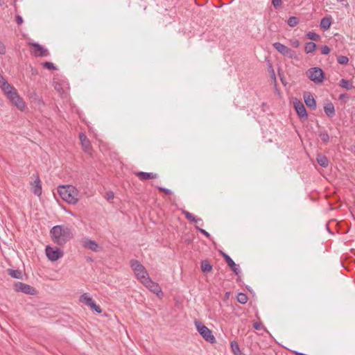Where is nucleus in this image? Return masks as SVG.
Masks as SVG:
<instances>
[{
	"label": "nucleus",
	"instance_id": "obj_45",
	"mask_svg": "<svg viewBox=\"0 0 355 355\" xmlns=\"http://www.w3.org/2000/svg\"><path fill=\"white\" fill-rule=\"evenodd\" d=\"M291 44L295 48H298L300 46V42L297 40H293L291 41Z\"/></svg>",
	"mask_w": 355,
	"mask_h": 355
},
{
	"label": "nucleus",
	"instance_id": "obj_13",
	"mask_svg": "<svg viewBox=\"0 0 355 355\" xmlns=\"http://www.w3.org/2000/svg\"><path fill=\"white\" fill-rule=\"evenodd\" d=\"M221 254L224 259L225 260L227 265L230 267L232 271L236 275H239L241 273V269L239 265L236 264V263L233 261V259L225 252H221Z\"/></svg>",
	"mask_w": 355,
	"mask_h": 355
},
{
	"label": "nucleus",
	"instance_id": "obj_42",
	"mask_svg": "<svg viewBox=\"0 0 355 355\" xmlns=\"http://www.w3.org/2000/svg\"><path fill=\"white\" fill-rule=\"evenodd\" d=\"M253 327L256 330H260L261 329L264 328L260 322H254Z\"/></svg>",
	"mask_w": 355,
	"mask_h": 355
},
{
	"label": "nucleus",
	"instance_id": "obj_10",
	"mask_svg": "<svg viewBox=\"0 0 355 355\" xmlns=\"http://www.w3.org/2000/svg\"><path fill=\"white\" fill-rule=\"evenodd\" d=\"M15 290L17 292H21L25 294L31 295H34L37 293V291L35 288L31 286L28 284L20 282L15 283Z\"/></svg>",
	"mask_w": 355,
	"mask_h": 355
},
{
	"label": "nucleus",
	"instance_id": "obj_3",
	"mask_svg": "<svg viewBox=\"0 0 355 355\" xmlns=\"http://www.w3.org/2000/svg\"><path fill=\"white\" fill-rule=\"evenodd\" d=\"M130 267L132 269L137 279L140 282L149 277L148 272L145 267L137 260L132 259L130 261Z\"/></svg>",
	"mask_w": 355,
	"mask_h": 355
},
{
	"label": "nucleus",
	"instance_id": "obj_34",
	"mask_svg": "<svg viewBox=\"0 0 355 355\" xmlns=\"http://www.w3.org/2000/svg\"><path fill=\"white\" fill-rule=\"evenodd\" d=\"M337 61L339 64H346L348 63L349 62V59L347 56L345 55H339L338 58H337Z\"/></svg>",
	"mask_w": 355,
	"mask_h": 355
},
{
	"label": "nucleus",
	"instance_id": "obj_36",
	"mask_svg": "<svg viewBox=\"0 0 355 355\" xmlns=\"http://www.w3.org/2000/svg\"><path fill=\"white\" fill-rule=\"evenodd\" d=\"M92 309L94 310L98 313H101L102 312L101 309L99 306H98L94 301H93L90 305L89 306Z\"/></svg>",
	"mask_w": 355,
	"mask_h": 355
},
{
	"label": "nucleus",
	"instance_id": "obj_46",
	"mask_svg": "<svg viewBox=\"0 0 355 355\" xmlns=\"http://www.w3.org/2000/svg\"><path fill=\"white\" fill-rule=\"evenodd\" d=\"M16 21H17V23L19 25L23 23V21H24V20H23L22 17H21V16H20V15H17V16H16Z\"/></svg>",
	"mask_w": 355,
	"mask_h": 355
},
{
	"label": "nucleus",
	"instance_id": "obj_35",
	"mask_svg": "<svg viewBox=\"0 0 355 355\" xmlns=\"http://www.w3.org/2000/svg\"><path fill=\"white\" fill-rule=\"evenodd\" d=\"M42 65L49 69V70H56L57 68L55 67V65L53 64V63L52 62H44L42 63Z\"/></svg>",
	"mask_w": 355,
	"mask_h": 355
},
{
	"label": "nucleus",
	"instance_id": "obj_37",
	"mask_svg": "<svg viewBox=\"0 0 355 355\" xmlns=\"http://www.w3.org/2000/svg\"><path fill=\"white\" fill-rule=\"evenodd\" d=\"M349 98V97L347 94H341L338 97V100L343 101L344 103H347Z\"/></svg>",
	"mask_w": 355,
	"mask_h": 355
},
{
	"label": "nucleus",
	"instance_id": "obj_51",
	"mask_svg": "<svg viewBox=\"0 0 355 355\" xmlns=\"http://www.w3.org/2000/svg\"><path fill=\"white\" fill-rule=\"evenodd\" d=\"M225 297H228V293H226Z\"/></svg>",
	"mask_w": 355,
	"mask_h": 355
},
{
	"label": "nucleus",
	"instance_id": "obj_25",
	"mask_svg": "<svg viewBox=\"0 0 355 355\" xmlns=\"http://www.w3.org/2000/svg\"><path fill=\"white\" fill-rule=\"evenodd\" d=\"M316 49V44L313 42L306 43L304 46V51L306 53H313Z\"/></svg>",
	"mask_w": 355,
	"mask_h": 355
},
{
	"label": "nucleus",
	"instance_id": "obj_31",
	"mask_svg": "<svg viewBox=\"0 0 355 355\" xmlns=\"http://www.w3.org/2000/svg\"><path fill=\"white\" fill-rule=\"evenodd\" d=\"M237 300L239 303L245 304L248 302V297L246 294L239 293L237 295Z\"/></svg>",
	"mask_w": 355,
	"mask_h": 355
},
{
	"label": "nucleus",
	"instance_id": "obj_47",
	"mask_svg": "<svg viewBox=\"0 0 355 355\" xmlns=\"http://www.w3.org/2000/svg\"><path fill=\"white\" fill-rule=\"evenodd\" d=\"M338 2H340L342 5L345 6H348V3H347V0H336Z\"/></svg>",
	"mask_w": 355,
	"mask_h": 355
},
{
	"label": "nucleus",
	"instance_id": "obj_15",
	"mask_svg": "<svg viewBox=\"0 0 355 355\" xmlns=\"http://www.w3.org/2000/svg\"><path fill=\"white\" fill-rule=\"evenodd\" d=\"M304 103L307 107H309L311 110H315L316 108V102L313 95L310 93H305L304 94Z\"/></svg>",
	"mask_w": 355,
	"mask_h": 355
},
{
	"label": "nucleus",
	"instance_id": "obj_33",
	"mask_svg": "<svg viewBox=\"0 0 355 355\" xmlns=\"http://www.w3.org/2000/svg\"><path fill=\"white\" fill-rule=\"evenodd\" d=\"M319 137L321 139V140L324 143H327L329 141V136L328 133L325 131L320 132L319 133Z\"/></svg>",
	"mask_w": 355,
	"mask_h": 355
},
{
	"label": "nucleus",
	"instance_id": "obj_27",
	"mask_svg": "<svg viewBox=\"0 0 355 355\" xmlns=\"http://www.w3.org/2000/svg\"><path fill=\"white\" fill-rule=\"evenodd\" d=\"M182 214L185 216L187 219H188L190 221H192L194 223H198V221H202V220L200 218H196L192 214H191L190 212H189L186 210H183Z\"/></svg>",
	"mask_w": 355,
	"mask_h": 355
},
{
	"label": "nucleus",
	"instance_id": "obj_44",
	"mask_svg": "<svg viewBox=\"0 0 355 355\" xmlns=\"http://www.w3.org/2000/svg\"><path fill=\"white\" fill-rule=\"evenodd\" d=\"M6 53V46L5 45L0 41V55H4Z\"/></svg>",
	"mask_w": 355,
	"mask_h": 355
},
{
	"label": "nucleus",
	"instance_id": "obj_4",
	"mask_svg": "<svg viewBox=\"0 0 355 355\" xmlns=\"http://www.w3.org/2000/svg\"><path fill=\"white\" fill-rule=\"evenodd\" d=\"M194 323L197 331L207 342L211 344L216 343V338L212 334L211 331L208 327L200 321H195Z\"/></svg>",
	"mask_w": 355,
	"mask_h": 355
},
{
	"label": "nucleus",
	"instance_id": "obj_12",
	"mask_svg": "<svg viewBox=\"0 0 355 355\" xmlns=\"http://www.w3.org/2000/svg\"><path fill=\"white\" fill-rule=\"evenodd\" d=\"M29 45L34 48V49L32 51V53L35 57H46L49 55L48 49H45L40 44L37 42H31L29 43Z\"/></svg>",
	"mask_w": 355,
	"mask_h": 355
},
{
	"label": "nucleus",
	"instance_id": "obj_21",
	"mask_svg": "<svg viewBox=\"0 0 355 355\" xmlns=\"http://www.w3.org/2000/svg\"><path fill=\"white\" fill-rule=\"evenodd\" d=\"M35 185L33 187V192L35 195L40 196L42 194V187L39 177L34 182Z\"/></svg>",
	"mask_w": 355,
	"mask_h": 355
},
{
	"label": "nucleus",
	"instance_id": "obj_19",
	"mask_svg": "<svg viewBox=\"0 0 355 355\" xmlns=\"http://www.w3.org/2000/svg\"><path fill=\"white\" fill-rule=\"evenodd\" d=\"M83 245L85 248L89 249L94 252H96L98 248V243L96 241L90 239H87L86 241H85Z\"/></svg>",
	"mask_w": 355,
	"mask_h": 355
},
{
	"label": "nucleus",
	"instance_id": "obj_14",
	"mask_svg": "<svg viewBox=\"0 0 355 355\" xmlns=\"http://www.w3.org/2000/svg\"><path fill=\"white\" fill-rule=\"evenodd\" d=\"M79 137L81 141V145L83 150L86 153L90 154L92 151V146L89 140L87 138L86 135L83 132H80L79 134Z\"/></svg>",
	"mask_w": 355,
	"mask_h": 355
},
{
	"label": "nucleus",
	"instance_id": "obj_39",
	"mask_svg": "<svg viewBox=\"0 0 355 355\" xmlns=\"http://www.w3.org/2000/svg\"><path fill=\"white\" fill-rule=\"evenodd\" d=\"M196 229L197 230H198L200 233H202V234H204L206 237L207 238H210V234L209 232H207L206 230H205L204 229H202L198 226H196Z\"/></svg>",
	"mask_w": 355,
	"mask_h": 355
},
{
	"label": "nucleus",
	"instance_id": "obj_6",
	"mask_svg": "<svg viewBox=\"0 0 355 355\" xmlns=\"http://www.w3.org/2000/svg\"><path fill=\"white\" fill-rule=\"evenodd\" d=\"M308 77L315 84H321L324 79V71L320 67H312L308 70Z\"/></svg>",
	"mask_w": 355,
	"mask_h": 355
},
{
	"label": "nucleus",
	"instance_id": "obj_24",
	"mask_svg": "<svg viewBox=\"0 0 355 355\" xmlns=\"http://www.w3.org/2000/svg\"><path fill=\"white\" fill-rule=\"evenodd\" d=\"M331 21L328 17H323L320 21V27L324 30H327L331 26Z\"/></svg>",
	"mask_w": 355,
	"mask_h": 355
},
{
	"label": "nucleus",
	"instance_id": "obj_50",
	"mask_svg": "<svg viewBox=\"0 0 355 355\" xmlns=\"http://www.w3.org/2000/svg\"><path fill=\"white\" fill-rule=\"evenodd\" d=\"M272 73H273V76L274 78H275V71L272 70Z\"/></svg>",
	"mask_w": 355,
	"mask_h": 355
},
{
	"label": "nucleus",
	"instance_id": "obj_17",
	"mask_svg": "<svg viewBox=\"0 0 355 355\" xmlns=\"http://www.w3.org/2000/svg\"><path fill=\"white\" fill-rule=\"evenodd\" d=\"M137 175L141 180H146L149 179H155L157 178V175L153 173H148V172H139L137 173Z\"/></svg>",
	"mask_w": 355,
	"mask_h": 355
},
{
	"label": "nucleus",
	"instance_id": "obj_48",
	"mask_svg": "<svg viewBox=\"0 0 355 355\" xmlns=\"http://www.w3.org/2000/svg\"><path fill=\"white\" fill-rule=\"evenodd\" d=\"M55 89H57L58 91H60V85L58 84H56L55 85Z\"/></svg>",
	"mask_w": 355,
	"mask_h": 355
},
{
	"label": "nucleus",
	"instance_id": "obj_9",
	"mask_svg": "<svg viewBox=\"0 0 355 355\" xmlns=\"http://www.w3.org/2000/svg\"><path fill=\"white\" fill-rule=\"evenodd\" d=\"M45 252L47 258L51 261H55L63 256V252L60 249H54L49 245L46 247Z\"/></svg>",
	"mask_w": 355,
	"mask_h": 355
},
{
	"label": "nucleus",
	"instance_id": "obj_7",
	"mask_svg": "<svg viewBox=\"0 0 355 355\" xmlns=\"http://www.w3.org/2000/svg\"><path fill=\"white\" fill-rule=\"evenodd\" d=\"M141 283L151 292L156 294L159 297L163 296V293L159 285L157 282H153L150 277Z\"/></svg>",
	"mask_w": 355,
	"mask_h": 355
},
{
	"label": "nucleus",
	"instance_id": "obj_40",
	"mask_svg": "<svg viewBox=\"0 0 355 355\" xmlns=\"http://www.w3.org/2000/svg\"><path fill=\"white\" fill-rule=\"evenodd\" d=\"M272 4L277 9L282 6V0H272Z\"/></svg>",
	"mask_w": 355,
	"mask_h": 355
},
{
	"label": "nucleus",
	"instance_id": "obj_29",
	"mask_svg": "<svg viewBox=\"0 0 355 355\" xmlns=\"http://www.w3.org/2000/svg\"><path fill=\"white\" fill-rule=\"evenodd\" d=\"M80 301L84 302L87 306H89L90 304L94 301L92 297L88 296L86 293L80 296Z\"/></svg>",
	"mask_w": 355,
	"mask_h": 355
},
{
	"label": "nucleus",
	"instance_id": "obj_18",
	"mask_svg": "<svg viewBox=\"0 0 355 355\" xmlns=\"http://www.w3.org/2000/svg\"><path fill=\"white\" fill-rule=\"evenodd\" d=\"M324 112L327 116L332 118L335 115L334 105L331 102L327 103L324 107Z\"/></svg>",
	"mask_w": 355,
	"mask_h": 355
},
{
	"label": "nucleus",
	"instance_id": "obj_28",
	"mask_svg": "<svg viewBox=\"0 0 355 355\" xmlns=\"http://www.w3.org/2000/svg\"><path fill=\"white\" fill-rule=\"evenodd\" d=\"M231 348L235 355H241V351L239 344L236 341L231 342Z\"/></svg>",
	"mask_w": 355,
	"mask_h": 355
},
{
	"label": "nucleus",
	"instance_id": "obj_16",
	"mask_svg": "<svg viewBox=\"0 0 355 355\" xmlns=\"http://www.w3.org/2000/svg\"><path fill=\"white\" fill-rule=\"evenodd\" d=\"M0 88L4 94H6L8 92L12 91V89L15 87L9 84L8 81L3 78V76L0 73Z\"/></svg>",
	"mask_w": 355,
	"mask_h": 355
},
{
	"label": "nucleus",
	"instance_id": "obj_49",
	"mask_svg": "<svg viewBox=\"0 0 355 355\" xmlns=\"http://www.w3.org/2000/svg\"><path fill=\"white\" fill-rule=\"evenodd\" d=\"M3 4H4V2L1 1V0H0V5L2 6Z\"/></svg>",
	"mask_w": 355,
	"mask_h": 355
},
{
	"label": "nucleus",
	"instance_id": "obj_43",
	"mask_svg": "<svg viewBox=\"0 0 355 355\" xmlns=\"http://www.w3.org/2000/svg\"><path fill=\"white\" fill-rule=\"evenodd\" d=\"M114 197V194L112 191H107L106 193V198L107 200H112Z\"/></svg>",
	"mask_w": 355,
	"mask_h": 355
},
{
	"label": "nucleus",
	"instance_id": "obj_11",
	"mask_svg": "<svg viewBox=\"0 0 355 355\" xmlns=\"http://www.w3.org/2000/svg\"><path fill=\"white\" fill-rule=\"evenodd\" d=\"M293 105L300 119L302 121L306 120L308 114L303 103L300 101L295 99L293 102Z\"/></svg>",
	"mask_w": 355,
	"mask_h": 355
},
{
	"label": "nucleus",
	"instance_id": "obj_1",
	"mask_svg": "<svg viewBox=\"0 0 355 355\" xmlns=\"http://www.w3.org/2000/svg\"><path fill=\"white\" fill-rule=\"evenodd\" d=\"M52 241L58 245H64L72 237L71 229L64 225H55L50 230Z\"/></svg>",
	"mask_w": 355,
	"mask_h": 355
},
{
	"label": "nucleus",
	"instance_id": "obj_22",
	"mask_svg": "<svg viewBox=\"0 0 355 355\" xmlns=\"http://www.w3.org/2000/svg\"><path fill=\"white\" fill-rule=\"evenodd\" d=\"M339 85L347 90H350L353 88L352 83L347 79H341L339 83Z\"/></svg>",
	"mask_w": 355,
	"mask_h": 355
},
{
	"label": "nucleus",
	"instance_id": "obj_41",
	"mask_svg": "<svg viewBox=\"0 0 355 355\" xmlns=\"http://www.w3.org/2000/svg\"><path fill=\"white\" fill-rule=\"evenodd\" d=\"M157 189L160 191L164 192L167 195H171L172 193V191L170 189H166L165 187H157Z\"/></svg>",
	"mask_w": 355,
	"mask_h": 355
},
{
	"label": "nucleus",
	"instance_id": "obj_8",
	"mask_svg": "<svg viewBox=\"0 0 355 355\" xmlns=\"http://www.w3.org/2000/svg\"><path fill=\"white\" fill-rule=\"evenodd\" d=\"M272 46L280 54L284 56L288 57L289 58H293L295 57V53L291 49L280 42H275Z\"/></svg>",
	"mask_w": 355,
	"mask_h": 355
},
{
	"label": "nucleus",
	"instance_id": "obj_26",
	"mask_svg": "<svg viewBox=\"0 0 355 355\" xmlns=\"http://www.w3.org/2000/svg\"><path fill=\"white\" fill-rule=\"evenodd\" d=\"M201 270L203 272H209L212 270V266L209 261L205 260L201 262Z\"/></svg>",
	"mask_w": 355,
	"mask_h": 355
},
{
	"label": "nucleus",
	"instance_id": "obj_5",
	"mask_svg": "<svg viewBox=\"0 0 355 355\" xmlns=\"http://www.w3.org/2000/svg\"><path fill=\"white\" fill-rule=\"evenodd\" d=\"M5 95L11 101V103L17 107V109L21 111H23L25 109V103L19 96L15 88L12 89V91L8 92Z\"/></svg>",
	"mask_w": 355,
	"mask_h": 355
},
{
	"label": "nucleus",
	"instance_id": "obj_2",
	"mask_svg": "<svg viewBox=\"0 0 355 355\" xmlns=\"http://www.w3.org/2000/svg\"><path fill=\"white\" fill-rule=\"evenodd\" d=\"M58 192L60 198L70 205H76L80 198L79 191L70 184L59 186Z\"/></svg>",
	"mask_w": 355,
	"mask_h": 355
},
{
	"label": "nucleus",
	"instance_id": "obj_20",
	"mask_svg": "<svg viewBox=\"0 0 355 355\" xmlns=\"http://www.w3.org/2000/svg\"><path fill=\"white\" fill-rule=\"evenodd\" d=\"M316 160L318 164L322 167L326 168L329 165V160L324 155L318 154L317 155Z\"/></svg>",
	"mask_w": 355,
	"mask_h": 355
},
{
	"label": "nucleus",
	"instance_id": "obj_23",
	"mask_svg": "<svg viewBox=\"0 0 355 355\" xmlns=\"http://www.w3.org/2000/svg\"><path fill=\"white\" fill-rule=\"evenodd\" d=\"M8 274L15 279H21L22 278V274L19 270L8 269Z\"/></svg>",
	"mask_w": 355,
	"mask_h": 355
},
{
	"label": "nucleus",
	"instance_id": "obj_32",
	"mask_svg": "<svg viewBox=\"0 0 355 355\" xmlns=\"http://www.w3.org/2000/svg\"><path fill=\"white\" fill-rule=\"evenodd\" d=\"M306 37L309 40L317 41L320 39V36L314 32L309 31L306 33Z\"/></svg>",
	"mask_w": 355,
	"mask_h": 355
},
{
	"label": "nucleus",
	"instance_id": "obj_38",
	"mask_svg": "<svg viewBox=\"0 0 355 355\" xmlns=\"http://www.w3.org/2000/svg\"><path fill=\"white\" fill-rule=\"evenodd\" d=\"M330 49L328 46L324 45L321 47V53L323 55H327L329 53Z\"/></svg>",
	"mask_w": 355,
	"mask_h": 355
},
{
	"label": "nucleus",
	"instance_id": "obj_30",
	"mask_svg": "<svg viewBox=\"0 0 355 355\" xmlns=\"http://www.w3.org/2000/svg\"><path fill=\"white\" fill-rule=\"evenodd\" d=\"M299 23L297 17L292 16L290 17L287 20V24L290 27H295Z\"/></svg>",
	"mask_w": 355,
	"mask_h": 355
},
{
	"label": "nucleus",
	"instance_id": "obj_52",
	"mask_svg": "<svg viewBox=\"0 0 355 355\" xmlns=\"http://www.w3.org/2000/svg\"><path fill=\"white\" fill-rule=\"evenodd\" d=\"M14 1H15V2H16L17 0H14Z\"/></svg>",
	"mask_w": 355,
	"mask_h": 355
}]
</instances>
